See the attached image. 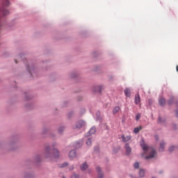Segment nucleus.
I'll return each mask as SVG.
<instances>
[{
  "label": "nucleus",
  "instance_id": "nucleus-16",
  "mask_svg": "<svg viewBox=\"0 0 178 178\" xmlns=\"http://www.w3.org/2000/svg\"><path fill=\"white\" fill-rule=\"evenodd\" d=\"M3 6H9V0H5L3 2Z\"/></svg>",
  "mask_w": 178,
  "mask_h": 178
},
{
  "label": "nucleus",
  "instance_id": "nucleus-15",
  "mask_svg": "<svg viewBox=\"0 0 178 178\" xmlns=\"http://www.w3.org/2000/svg\"><path fill=\"white\" fill-rule=\"evenodd\" d=\"M165 145V143H164V142H161V143H160V151H163V148H164V145Z\"/></svg>",
  "mask_w": 178,
  "mask_h": 178
},
{
  "label": "nucleus",
  "instance_id": "nucleus-27",
  "mask_svg": "<svg viewBox=\"0 0 178 178\" xmlns=\"http://www.w3.org/2000/svg\"><path fill=\"white\" fill-rule=\"evenodd\" d=\"M65 166H67V163H65L62 164L61 168H64Z\"/></svg>",
  "mask_w": 178,
  "mask_h": 178
},
{
  "label": "nucleus",
  "instance_id": "nucleus-6",
  "mask_svg": "<svg viewBox=\"0 0 178 178\" xmlns=\"http://www.w3.org/2000/svg\"><path fill=\"white\" fill-rule=\"evenodd\" d=\"M125 149H126V154L129 155L131 149L130 148V146H129V144L125 145Z\"/></svg>",
  "mask_w": 178,
  "mask_h": 178
},
{
  "label": "nucleus",
  "instance_id": "nucleus-35",
  "mask_svg": "<svg viewBox=\"0 0 178 178\" xmlns=\"http://www.w3.org/2000/svg\"><path fill=\"white\" fill-rule=\"evenodd\" d=\"M63 178H65V177H63Z\"/></svg>",
  "mask_w": 178,
  "mask_h": 178
},
{
  "label": "nucleus",
  "instance_id": "nucleus-28",
  "mask_svg": "<svg viewBox=\"0 0 178 178\" xmlns=\"http://www.w3.org/2000/svg\"><path fill=\"white\" fill-rule=\"evenodd\" d=\"M74 168L73 167V165H72V166L70 167V170H73Z\"/></svg>",
  "mask_w": 178,
  "mask_h": 178
},
{
  "label": "nucleus",
  "instance_id": "nucleus-30",
  "mask_svg": "<svg viewBox=\"0 0 178 178\" xmlns=\"http://www.w3.org/2000/svg\"><path fill=\"white\" fill-rule=\"evenodd\" d=\"M159 122H161V118H159Z\"/></svg>",
  "mask_w": 178,
  "mask_h": 178
},
{
  "label": "nucleus",
  "instance_id": "nucleus-31",
  "mask_svg": "<svg viewBox=\"0 0 178 178\" xmlns=\"http://www.w3.org/2000/svg\"><path fill=\"white\" fill-rule=\"evenodd\" d=\"M15 63H17V60H15Z\"/></svg>",
  "mask_w": 178,
  "mask_h": 178
},
{
  "label": "nucleus",
  "instance_id": "nucleus-32",
  "mask_svg": "<svg viewBox=\"0 0 178 178\" xmlns=\"http://www.w3.org/2000/svg\"><path fill=\"white\" fill-rule=\"evenodd\" d=\"M155 138L156 139V140H158V137L157 136H155Z\"/></svg>",
  "mask_w": 178,
  "mask_h": 178
},
{
  "label": "nucleus",
  "instance_id": "nucleus-26",
  "mask_svg": "<svg viewBox=\"0 0 178 178\" xmlns=\"http://www.w3.org/2000/svg\"><path fill=\"white\" fill-rule=\"evenodd\" d=\"M71 178H79V177L78 175H72Z\"/></svg>",
  "mask_w": 178,
  "mask_h": 178
},
{
  "label": "nucleus",
  "instance_id": "nucleus-19",
  "mask_svg": "<svg viewBox=\"0 0 178 178\" xmlns=\"http://www.w3.org/2000/svg\"><path fill=\"white\" fill-rule=\"evenodd\" d=\"M102 86H98V87L95 88V90L99 93L102 92Z\"/></svg>",
  "mask_w": 178,
  "mask_h": 178
},
{
  "label": "nucleus",
  "instance_id": "nucleus-17",
  "mask_svg": "<svg viewBox=\"0 0 178 178\" xmlns=\"http://www.w3.org/2000/svg\"><path fill=\"white\" fill-rule=\"evenodd\" d=\"M97 172H99V178H102V174L99 173L101 172V168H99V167L97 168Z\"/></svg>",
  "mask_w": 178,
  "mask_h": 178
},
{
  "label": "nucleus",
  "instance_id": "nucleus-10",
  "mask_svg": "<svg viewBox=\"0 0 178 178\" xmlns=\"http://www.w3.org/2000/svg\"><path fill=\"white\" fill-rule=\"evenodd\" d=\"M140 130H142V127H141V126H140V127H137V128L134 129V133H135L136 134H137L138 133H139V131H140Z\"/></svg>",
  "mask_w": 178,
  "mask_h": 178
},
{
  "label": "nucleus",
  "instance_id": "nucleus-11",
  "mask_svg": "<svg viewBox=\"0 0 178 178\" xmlns=\"http://www.w3.org/2000/svg\"><path fill=\"white\" fill-rule=\"evenodd\" d=\"M124 93H125L126 97H130L131 96L130 89H125Z\"/></svg>",
  "mask_w": 178,
  "mask_h": 178
},
{
  "label": "nucleus",
  "instance_id": "nucleus-7",
  "mask_svg": "<svg viewBox=\"0 0 178 178\" xmlns=\"http://www.w3.org/2000/svg\"><path fill=\"white\" fill-rule=\"evenodd\" d=\"M159 102L160 106H163L165 105V99L162 97L159 99Z\"/></svg>",
  "mask_w": 178,
  "mask_h": 178
},
{
  "label": "nucleus",
  "instance_id": "nucleus-22",
  "mask_svg": "<svg viewBox=\"0 0 178 178\" xmlns=\"http://www.w3.org/2000/svg\"><path fill=\"white\" fill-rule=\"evenodd\" d=\"M134 167L136 169L139 168V163H138V162L135 163V164L134 165Z\"/></svg>",
  "mask_w": 178,
  "mask_h": 178
},
{
  "label": "nucleus",
  "instance_id": "nucleus-1",
  "mask_svg": "<svg viewBox=\"0 0 178 178\" xmlns=\"http://www.w3.org/2000/svg\"><path fill=\"white\" fill-rule=\"evenodd\" d=\"M140 145L142 147L143 153H145V154H149L145 156V159L148 160L156 156V152L154 151V148L147 146V145L145 143L144 140H140Z\"/></svg>",
  "mask_w": 178,
  "mask_h": 178
},
{
  "label": "nucleus",
  "instance_id": "nucleus-24",
  "mask_svg": "<svg viewBox=\"0 0 178 178\" xmlns=\"http://www.w3.org/2000/svg\"><path fill=\"white\" fill-rule=\"evenodd\" d=\"M81 146H82V143H76V148H79Z\"/></svg>",
  "mask_w": 178,
  "mask_h": 178
},
{
  "label": "nucleus",
  "instance_id": "nucleus-25",
  "mask_svg": "<svg viewBox=\"0 0 178 178\" xmlns=\"http://www.w3.org/2000/svg\"><path fill=\"white\" fill-rule=\"evenodd\" d=\"M63 129H64V128H63V127H60V128H59V129H58V133H59V134L63 133Z\"/></svg>",
  "mask_w": 178,
  "mask_h": 178
},
{
  "label": "nucleus",
  "instance_id": "nucleus-2",
  "mask_svg": "<svg viewBox=\"0 0 178 178\" xmlns=\"http://www.w3.org/2000/svg\"><path fill=\"white\" fill-rule=\"evenodd\" d=\"M44 156H45V158H51V157L58 158L59 152L56 149H52L51 147H47L45 148Z\"/></svg>",
  "mask_w": 178,
  "mask_h": 178
},
{
  "label": "nucleus",
  "instance_id": "nucleus-13",
  "mask_svg": "<svg viewBox=\"0 0 178 178\" xmlns=\"http://www.w3.org/2000/svg\"><path fill=\"white\" fill-rule=\"evenodd\" d=\"M119 111H120V108L119 106H116L113 109V114L118 113L119 112Z\"/></svg>",
  "mask_w": 178,
  "mask_h": 178
},
{
  "label": "nucleus",
  "instance_id": "nucleus-33",
  "mask_svg": "<svg viewBox=\"0 0 178 178\" xmlns=\"http://www.w3.org/2000/svg\"><path fill=\"white\" fill-rule=\"evenodd\" d=\"M177 69V72H178V67L177 68H176Z\"/></svg>",
  "mask_w": 178,
  "mask_h": 178
},
{
  "label": "nucleus",
  "instance_id": "nucleus-9",
  "mask_svg": "<svg viewBox=\"0 0 178 178\" xmlns=\"http://www.w3.org/2000/svg\"><path fill=\"white\" fill-rule=\"evenodd\" d=\"M75 156H76V152H75V150H72L69 153V157H70V158H75Z\"/></svg>",
  "mask_w": 178,
  "mask_h": 178
},
{
  "label": "nucleus",
  "instance_id": "nucleus-3",
  "mask_svg": "<svg viewBox=\"0 0 178 178\" xmlns=\"http://www.w3.org/2000/svg\"><path fill=\"white\" fill-rule=\"evenodd\" d=\"M131 136H125V135H122L121 138H122V141H123V143H127L129 141L131 140Z\"/></svg>",
  "mask_w": 178,
  "mask_h": 178
},
{
  "label": "nucleus",
  "instance_id": "nucleus-23",
  "mask_svg": "<svg viewBox=\"0 0 178 178\" xmlns=\"http://www.w3.org/2000/svg\"><path fill=\"white\" fill-rule=\"evenodd\" d=\"M175 149V146H171V147H170V148H169V152H171L173 151Z\"/></svg>",
  "mask_w": 178,
  "mask_h": 178
},
{
  "label": "nucleus",
  "instance_id": "nucleus-4",
  "mask_svg": "<svg viewBox=\"0 0 178 178\" xmlns=\"http://www.w3.org/2000/svg\"><path fill=\"white\" fill-rule=\"evenodd\" d=\"M85 125H86L85 122L81 120V121L76 122V129H80V128L83 127Z\"/></svg>",
  "mask_w": 178,
  "mask_h": 178
},
{
  "label": "nucleus",
  "instance_id": "nucleus-18",
  "mask_svg": "<svg viewBox=\"0 0 178 178\" xmlns=\"http://www.w3.org/2000/svg\"><path fill=\"white\" fill-rule=\"evenodd\" d=\"M139 175L140 177H144L145 175V170H140Z\"/></svg>",
  "mask_w": 178,
  "mask_h": 178
},
{
  "label": "nucleus",
  "instance_id": "nucleus-29",
  "mask_svg": "<svg viewBox=\"0 0 178 178\" xmlns=\"http://www.w3.org/2000/svg\"><path fill=\"white\" fill-rule=\"evenodd\" d=\"M171 103H172V101H171V100H169L168 104H171Z\"/></svg>",
  "mask_w": 178,
  "mask_h": 178
},
{
  "label": "nucleus",
  "instance_id": "nucleus-8",
  "mask_svg": "<svg viewBox=\"0 0 178 178\" xmlns=\"http://www.w3.org/2000/svg\"><path fill=\"white\" fill-rule=\"evenodd\" d=\"M95 133H96V128L92 127V129H90V131H88V136H91L92 134H94Z\"/></svg>",
  "mask_w": 178,
  "mask_h": 178
},
{
  "label": "nucleus",
  "instance_id": "nucleus-21",
  "mask_svg": "<svg viewBox=\"0 0 178 178\" xmlns=\"http://www.w3.org/2000/svg\"><path fill=\"white\" fill-rule=\"evenodd\" d=\"M140 114H136V121H138V120H140Z\"/></svg>",
  "mask_w": 178,
  "mask_h": 178
},
{
  "label": "nucleus",
  "instance_id": "nucleus-34",
  "mask_svg": "<svg viewBox=\"0 0 178 178\" xmlns=\"http://www.w3.org/2000/svg\"><path fill=\"white\" fill-rule=\"evenodd\" d=\"M177 67H178V65H177Z\"/></svg>",
  "mask_w": 178,
  "mask_h": 178
},
{
  "label": "nucleus",
  "instance_id": "nucleus-20",
  "mask_svg": "<svg viewBox=\"0 0 178 178\" xmlns=\"http://www.w3.org/2000/svg\"><path fill=\"white\" fill-rule=\"evenodd\" d=\"M86 144L88 146H90L91 144H92V140L90 138H88L87 142H86Z\"/></svg>",
  "mask_w": 178,
  "mask_h": 178
},
{
  "label": "nucleus",
  "instance_id": "nucleus-5",
  "mask_svg": "<svg viewBox=\"0 0 178 178\" xmlns=\"http://www.w3.org/2000/svg\"><path fill=\"white\" fill-rule=\"evenodd\" d=\"M140 95H139V94H136L135 95V104L137 105L140 103Z\"/></svg>",
  "mask_w": 178,
  "mask_h": 178
},
{
  "label": "nucleus",
  "instance_id": "nucleus-14",
  "mask_svg": "<svg viewBox=\"0 0 178 178\" xmlns=\"http://www.w3.org/2000/svg\"><path fill=\"white\" fill-rule=\"evenodd\" d=\"M3 16H6V15H8L9 14V11L8 10H6V9H3L1 10Z\"/></svg>",
  "mask_w": 178,
  "mask_h": 178
},
{
  "label": "nucleus",
  "instance_id": "nucleus-12",
  "mask_svg": "<svg viewBox=\"0 0 178 178\" xmlns=\"http://www.w3.org/2000/svg\"><path fill=\"white\" fill-rule=\"evenodd\" d=\"M88 168V165H87V163H83V165H81V170H86V169H87Z\"/></svg>",
  "mask_w": 178,
  "mask_h": 178
}]
</instances>
